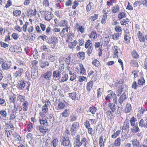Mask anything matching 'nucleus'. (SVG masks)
<instances>
[{
    "mask_svg": "<svg viewBox=\"0 0 147 147\" xmlns=\"http://www.w3.org/2000/svg\"><path fill=\"white\" fill-rule=\"evenodd\" d=\"M48 58L49 60L51 62H53L55 61V57L53 55H49Z\"/></svg>",
    "mask_w": 147,
    "mask_h": 147,
    "instance_id": "bf43d9fd",
    "label": "nucleus"
},
{
    "mask_svg": "<svg viewBox=\"0 0 147 147\" xmlns=\"http://www.w3.org/2000/svg\"><path fill=\"white\" fill-rule=\"evenodd\" d=\"M85 53L83 52H80L78 54L77 56L82 59H84L85 58Z\"/></svg>",
    "mask_w": 147,
    "mask_h": 147,
    "instance_id": "c9c22d12",
    "label": "nucleus"
},
{
    "mask_svg": "<svg viewBox=\"0 0 147 147\" xmlns=\"http://www.w3.org/2000/svg\"><path fill=\"white\" fill-rule=\"evenodd\" d=\"M112 10L113 13H115L119 11V6L117 5L116 6L113 7L112 8Z\"/></svg>",
    "mask_w": 147,
    "mask_h": 147,
    "instance_id": "e433bc0d",
    "label": "nucleus"
},
{
    "mask_svg": "<svg viewBox=\"0 0 147 147\" xmlns=\"http://www.w3.org/2000/svg\"><path fill=\"white\" fill-rule=\"evenodd\" d=\"M75 138L76 140L74 143V147H80L82 146H84V147H87V146L88 142L85 137L78 134L76 136Z\"/></svg>",
    "mask_w": 147,
    "mask_h": 147,
    "instance_id": "f257e3e1",
    "label": "nucleus"
},
{
    "mask_svg": "<svg viewBox=\"0 0 147 147\" xmlns=\"http://www.w3.org/2000/svg\"><path fill=\"white\" fill-rule=\"evenodd\" d=\"M96 110V108L94 107H90L88 109V111L91 112L92 114H95Z\"/></svg>",
    "mask_w": 147,
    "mask_h": 147,
    "instance_id": "4c0bfd02",
    "label": "nucleus"
},
{
    "mask_svg": "<svg viewBox=\"0 0 147 147\" xmlns=\"http://www.w3.org/2000/svg\"><path fill=\"white\" fill-rule=\"evenodd\" d=\"M129 22L128 19L127 18L122 20L121 21L120 23L122 25H125L126 24H128Z\"/></svg>",
    "mask_w": 147,
    "mask_h": 147,
    "instance_id": "864d4df0",
    "label": "nucleus"
},
{
    "mask_svg": "<svg viewBox=\"0 0 147 147\" xmlns=\"http://www.w3.org/2000/svg\"><path fill=\"white\" fill-rule=\"evenodd\" d=\"M61 145L64 146H68L70 143V141L68 138H62L61 139Z\"/></svg>",
    "mask_w": 147,
    "mask_h": 147,
    "instance_id": "0eeeda50",
    "label": "nucleus"
},
{
    "mask_svg": "<svg viewBox=\"0 0 147 147\" xmlns=\"http://www.w3.org/2000/svg\"><path fill=\"white\" fill-rule=\"evenodd\" d=\"M63 74V76L62 77L61 81H60V82H64L66 81L68 79V76L67 74H63V73H62Z\"/></svg>",
    "mask_w": 147,
    "mask_h": 147,
    "instance_id": "4be33fe9",
    "label": "nucleus"
},
{
    "mask_svg": "<svg viewBox=\"0 0 147 147\" xmlns=\"http://www.w3.org/2000/svg\"><path fill=\"white\" fill-rule=\"evenodd\" d=\"M132 57L134 58H137L139 57V55L138 53L136 51H134L132 53Z\"/></svg>",
    "mask_w": 147,
    "mask_h": 147,
    "instance_id": "0e129e2a",
    "label": "nucleus"
},
{
    "mask_svg": "<svg viewBox=\"0 0 147 147\" xmlns=\"http://www.w3.org/2000/svg\"><path fill=\"white\" fill-rule=\"evenodd\" d=\"M112 49L113 51V53L115 57L117 58L121 56L122 54L121 51L119 48L117 46H113Z\"/></svg>",
    "mask_w": 147,
    "mask_h": 147,
    "instance_id": "7ed1b4c3",
    "label": "nucleus"
},
{
    "mask_svg": "<svg viewBox=\"0 0 147 147\" xmlns=\"http://www.w3.org/2000/svg\"><path fill=\"white\" fill-rule=\"evenodd\" d=\"M121 139L120 138H118L115 141L114 145L116 146H120L121 145Z\"/></svg>",
    "mask_w": 147,
    "mask_h": 147,
    "instance_id": "7c9ffc66",
    "label": "nucleus"
},
{
    "mask_svg": "<svg viewBox=\"0 0 147 147\" xmlns=\"http://www.w3.org/2000/svg\"><path fill=\"white\" fill-rule=\"evenodd\" d=\"M38 61L36 60H35L32 62V67L34 68L35 69H37V64Z\"/></svg>",
    "mask_w": 147,
    "mask_h": 147,
    "instance_id": "58836bf2",
    "label": "nucleus"
},
{
    "mask_svg": "<svg viewBox=\"0 0 147 147\" xmlns=\"http://www.w3.org/2000/svg\"><path fill=\"white\" fill-rule=\"evenodd\" d=\"M123 88L122 85H121L120 87L118 88L116 91V94L117 96H119L121 94L123 91Z\"/></svg>",
    "mask_w": 147,
    "mask_h": 147,
    "instance_id": "f704fd0d",
    "label": "nucleus"
},
{
    "mask_svg": "<svg viewBox=\"0 0 147 147\" xmlns=\"http://www.w3.org/2000/svg\"><path fill=\"white\" fill-rule=\"evenodd\" d=\"M23 72V69L22 68H20L15 72L13 73V78H18L21 77Z\"/></svg>",
    "mask_w": 147,
    "mask_h": 147,
    "instance_id": "39448f33",
    "label": "nucleus"
},
{
    "mask_svg": "<svg viewBox=\"0 0 147 147\" xmlns=\"http://www.w3.org/2000/svg\"><path fill=\"white\" fill-rule=\"evenodd\" d=\"M85 46V48L86 49L90 47H93L92 44L90 40H88L86 42Z\"/></svg>",
    "mask_w": 147,
    "mask_h": 147,
    "instance_id": "2f4dec72",
    "label": "nucleus"
},
{
    "mask_svg": "<svg viewBox=\"0 0 147 147\" xmlns=\"http://www.w3.org/2000/svg\"><path fill=\"white\" fill-rule=\"evenodd\" d=\"M107 16L106 12L104 13L101 22L102 24H104L106 23Z\"/></svg>",
    "mask_w": 147,
    "mask_h": 147,
    "instance_id": "a878e982",
    "label": "nucleus"
},
{
    "mask_svg": "<svg viewBox=\"0 0 147 147\" xmlns=\"http://www.w3.org/2000/svg\"><path fill=\"white\" fill-rule=\"evenodd\" d=\"M70 114V111L69 109H66L62 113V117H68Z\"/></svg>",
    "mask_w": 147,
    "mask_h": 147,
    "instance_id": "f3484780",
    "label": "nucleus"
},
{
    "mask_svg": "<svg viewBox=\"0 0 147 147\" xmlns=\"http://www.w3.org/2000/svg\"><path fill=\"white\" fill-rule=\"evenodd\" d=\"M137 121L136 118H135L134 116H133L131 119L130 120V122L131 125L132 126H134L135 125V122Z\"/></svg>",
    "mask_w": 147,
    "mask_h": 147,
    "instance_id": "37998d69",
    "label": "nucleus"
},
{
    "mask_svg": "<svg viewBox=\"0 0 147 147\" xmlns=\"http://www.w3.org/2000/svg\"><path fill=\"white\" fill-rule=\"evenodd\" d=\"M74 36V34L73 33H69L67 36L68 39L66 40V42H70L73 39Z\"/></svg>",
    "mask_w": 147,
    "mask_h": 147,
    "instance_id": "412c9836",
    "label": "nucleus"
},
{
    "mask_svg": "<svg viewBox=\"0 0 147 147\" xmlns=\"http://www.w3.org/2000/svg\"><path fill=\"white\" fill-rule=\"evenodd\" d=\"M64 65L63 63L60 64L59 66V69L57 70L59 71L60 72H61L64 69Z\"/></svg>",
    "mask_w": 147,
    "mask_h": 147,
    "instance_id": "09e8293b",
    "label": "nucleus"
},
{
    "mask_svg": "<svg viewBox=\"0 0 147 147\" xmlns=\"http://www.w3.org/2000/svg\"><path fill=\"white\" fill-rule=\"evenodd\" d=\"M144 121L142 119L139 123V126L141 127H142L144 126Z\"/></svg>",
    "mask_w": 147,
    "mask_h": 147,
    "instance_id": "338daca9",
    "label": "nucleus"
},
{
    "mask_svg": "<svg viewBox=\"0 0 147 147\" xmlns=\"http://www.w3.org/2000/svg\"><path fill=\"white\" fill-rule=\"evenodd\" d=\"M53 15L51 12H48L45 16L46 20L47 21H50L53 17Z\"/></svg>",
    "mask_w": 147,
    "mask_h": 147,
    "instance_id": "dca6fc26",
    "label": "nucleus"
},
{
    "mask_svg": "<svg viewBox=\"0 0 147 147\" xmlns=\"http://www.w3.org/2000/svg\"><path fill=\"white\" fill-rule=\"evenodd\" d=\"M93 3L92 2H90L86 6V10L87 12L89 11L93 6Z\"/></svg>",
    "mask_w": 147,
    "mask_h": 147,
    "instance_id": "c03bdc74",
    "label": "nucleus"
},
{
    "mask_svg": "<svg viewBox=\"0 0 147 147\" xmlns=\"http://www.w3.org/2000/svg\"><path fill=\"white\" fill-rule=\"evenodd\" d=\"M145 80L142 78L138 80V84L140 85L143 86L145 85Z\"/></svg>",
    "mask_w": 147,
    "mask_h": 147,
    "instance_id": "a19ab883",
    "label": "nucleus"
},
{
    "mask_svg": "<svg viewBox=\"0 0 147 147\" xmlns=\"http://www.w3.org/2000/svg\"><path fill=\"white\" fill-rule=\"evenodd\" d=\"M40 49L46 52H48L49 51V50L47 49L46 46L45 45H43L41 47Z\"/></svg>",
    "mask_w": 147,
    "mask_h": 147,
    "instance_id": "13d9d810",
    "label": "nucleus"
},
{
    "mask_svg": "<svg viewBox=\"0 0 147 147\" xmlns=\"http://www.w3.org/2000/svg\"><path fill=\"white\" fill-rule=\"evenodd\" d=\"M52 71H48L46 73L44 74V78L47 80H50L51 79Z\"/></svg>",
    "mask_w": 147,
    "mask_h": 147,
    "instance_id": "ddd939ff",
    "label": "nucleus"
},
{
    "mask_svg": "<svg viewBox=\"0 0 147 147\" xmlns=\"http://www.w3.org/2000/svg\"><path fill=\"white\" fill-rule=\"evenodd\" d=\"M58 140L55 139L53 141L52 144L54 147H55L58 144Z\"/></svg>",
    "mask_w": 147,
    "mask_h": 147,
    "instance_id": "69168bd1",
    "label": "nucleus"
},
{
    "mask_svg": "<svg viewBox=\"0 0 147 147\" xmlns=\"http://www.w3.org/2000/svg\"><path fill=\"white\" fill-rule=\"evenodd\" d=\"M110 93L111 95V97L113 99V102L114 103H115L116 104L117 102V98L116 94L113 91L111 92Z\"/></svg>",
    "mask_w": 147,
    "mask_h": 147,
    "instance_id": "bb28decb",
    "label": "nucleus"
},
{
    "mask_svg": "<svg viewBox=\"0 0 147 147\" xmlns=\"http://www.w3.org/2000/svg\"><path fill=\"white\" fill-rule=\"evenodd\" d=\"M115 103H110L108 104V106L110 108L111 110L116 111V107L115 105Z\"/></svg>",
    "mask_w": 147,
    "mask_h": 147,
    "instance_id": "393cba45",
    "label": "nucleus"
},
{
    "mask_svg": "<svg viewBox=\"0 0 147 147\" xmlns=\"http://www.w3.org/2000/svg\"><path fill=\"white\" fill-rule=\"evenodd\" d=\"M26 83L24 81H21L19 82L18 85V88L19 90H22L24 89Z\"/></svg>",
    "mask_w": 147,
    "mask_h": 147,
    "instance_id": "6ab92c4d",
    "label": "nucleus"
},
{
    "mask_svg": "<svg viewBox=\"0 0 147 147\" xmlns=\"http://www.w3.org/2000/svg\"><path fill=\"white\" fill-rule=\"evenodd\" d=\"M121 33H115L114 34L112 35V38L115 40H117L119 39V36L121 35Z\"/></svg>",
    "mask_w": 147,
    "mask_h": 147,
    "instance_id": "72a5a7b5",
    "label": "nucleus"
},
{
    "mask_svg": "<svg viewBox=\"0 0 147 147\" xmlns=\"http://www.w3.org/2000/svg\"><path fill=\"white\" fill-rule=\"evenodd\" d=\"M69 95L73 100H79L80 99L79 95L76 92L69 93Z\"/></svg>",
    "mask_w": 147,
    "mask_h": 147,
    "instance_id": "423d86ee",
    "label": "nucleus"
},
{
    "mask_svg": "<svg viewBox=\"0 0 147 147\" xmlns=\"http://www.w3.org/2000/svg\"><path fill=\"white\" fill-rule=\"evenodd\" d=\"M131 141L133 147H139L140 145V143L137 139H133Z\"/></svg>",
    "mask_w": 147,
    "mask_h": 147,
    "instance_id": "a211bd4d",
    "label": "nucleus"
},
{
    "mask_svg": "<svg viewBox=\"0 0 147 147\" xmlns=\"http://www.w3.org/2000/svg\"><path fill=\"white\" fill-rule=\"evenodd\" d=\"M98 14H96L94 16L90 17L89 19L91 21H94L98 18Z\"/></svg>",
    "mask_w": 147,
    "mask_h": 147,
    "instance_id": "de8ad7c7",
    "label": "nucleus"
},
{
    "mask_svg": "<svg viewBox=\"0 0 147 147\" xmlns=\"http://www.w3.org/2000/svg\"><path fill=\"white\" fill-rule=\"evenodd\" d=\"M41 118L40 119H39L40 123L41 125H42L45 126H47L48 125L47 121L46 119V118H48L47 117H46L45 116H41Z\"/></svg>",
    "mask_w": 147,
    "mask_h": 147,
    "instance_id": "6e6552de",
    "label": "nucleus"
},
{
    "mask_svg": "<svg viewBox=\"0 0 147 147\" xmlns=\"http://www.w3.org/2000/svg\"><path fill=\"white\" fill-rule=\"evenodd\" d=\"M137 35L140 42H144L145 41V38L144 36L142 35V34L141 33L140 30L138 31Z\"/></svg>",
    "mask_w": 147,
    "mask_h": 147,
    "instance_id": "f8f14e48",
    "label": "nucleus"
},
{
    "mask_svg": "<svg viewBox=\"0 0 147 147\" xmlns=\"http://www.w3.org/2000/svg\"><path fill=\"white\" fill-rule=\"evenodd\" d=\"M92 64L96 67H98L100 64L99 61L96 59H95L93 61Z\"/></svg>",
    "mask_w": 147,
    "mask_h": 147,
    "instance_id": "49530a36",
    "label": "nucleus"
},
{
    "mask_svg": "<svg viewBox=\"0 0 147 147\" xmlns=\"http://www.w3.org/2000/svg\"><path fill=\"white\" fill-rule=\"evenodd\" d=\"M77 41L76 40H74L71 43L69 44V47L70 49H73L75 48L77 44Z\"/></svg>",
    "mask_w": 147,
    "mask_h": 147,
    "instance_id": "473e14b6",
    "label": "nucleus"
},
{
    "mask_svg": "<svg viewBox=\"0 0 147 147\" xmlns=\"http://www.w3.org/2000/svg\"><path fill=\"white\" fill-rule=\"evenodd\" d=\"M28 103L26 101H24L22 104L23 110L24 111H26L28 109Z\"/></svg>",
    "mask_w": 147,
    "mask_h": 147,
    "instance_id": "c756f323",
    "label": "nucleus"
},
{
    "mask_svg": "<svg viewBox=\"0 0 147 147\" xmlns=\"http://www.w3.org/2000/svg\"><path fill=\"white\" fill-rule=\"evenodd\" d=\"M58 107L60 109H62L65 107V105L62 102H59L58 105Z\"/></svg>",
    "mask_w": 147,
    "mask_h": 147,
    "instance_id": "5fc2aeb1",
    "label": "nucleus"
},
{
    "mask_svg": "<svg viewBox=\"0 0 147 147\" xmlns=\"http://www.w3.org/2000/svg\"><path fill=\"white\" fill-rule=\"evenodd\" d=\"M121 132V131L120 130H118L116 132L114 133V134L112 135L111 136V137L112 138H115L116 137H117L119 134H120Z\"/></svg>",
    "mask_w": 147,
    "mask_h": 147,
    "instance_id": "6e6d98bb",
    "label": "nucleus"
},
{
    "mask_svg": "<svg viewBox=\"0 0 147 147\" xmlns=\"http://www.w3.org/2000/svg\"><path fill=\"white\" fill-rule=\"evenodd\" d=\"M87 54L88 56H90L93 51V47H90L88 48Z\"/></svg>",
    "mask_w": 147,
    "mask_h": 147,
    "instance_id": "680f3d73",
    "label": "nucleus"
},
{
    "mask_svg": "<svg viewBox=\"0 0 147 147\" xmlns=\"http://www.w3.org/2000/svg\"><path fill=\"white\" fill-rule=\"evenodd\" d=\"M131 130L133 133H136L140 131V129L138 126L136 125L134 126L131 129Z\"/></svg>",
    "mask_w": 147,
    "mask_h": 147,
    "instance_id": "c85d7f7f",
    "label": "nucleus"
},
{
    "mask_svg": "<svg viewBox=\"0 0 147 147\" xmlns=\"http://www.w3.org/2000/svg\"><path fill=\"white\" fill-rule=\"evenodd\" d=\"M11 65L5 62H4L1 65V68L3 71L7 70L9 69Z\"/></svg>",
    "mask_w": 147,
    "mask_h": 147,
    "instance_id": "9b49d317",
    "label": "nucleus"
},
{
    "mask_svg": "<svg viewBox=\"0 0 147 147\" xmlns=\"http://www.w3.org/2000/svg\"><path fill=\"white\" fill-rule=\"evenodd\" d=\"M93 85V83L92 81H90L87 83L86 88L88 92H90L91 90Z\"/></svg>",
    "mask_w": 147,
    "mask_h": 147,
    "instance_id": "aec40b11",
    "label": "nucleus"
},
{
    "mask_svg": "<svg viewBox=\"0 0 147 147\" xmlns=\"http://www.w3.org/2000/svg\"><path fill=\"white\" fill-rule=\"evenodd\" d=\"M115 31L118 32V33H121V28L119 26H115Z\"/></svg>",
    "mask_w": 147,
    "mask_h": 147,
    "instance_id": "3c124183",
    "label": "nucleus"
},
{
    "mask_svg": "<svg viewBox=\"0 0 147 147\" xmlns=\"http://www.w3.org/2000/svg\"><path fill=\"white\" fill-rule=\"evenodd\" d=\"M40 67L42 68H44L47 66L49 65V63L47 61H40Z\"/></svg>",
    "mask_w": 147,
    "mask_h": 147,
    "instance_id": "4468645a",
    "label": "nucleus"
},
{
    "mask_svg": "<svg viewBox=\"0 0 147 147\" xmlns=\"http://www.w3.org/2000/svg\"><path fill=\"white\" fill-rule=\"evenodd\" d=\"M51 41H48L47 43L49 44L56 45L58 43L57 38L56 37L52 36L50 38Z\"/></svg>",
    "mask_w": 147,
    "mask_h": 147,
    "instance_id": "1a4fd4ad",
    "label": "nucleus"
},
{
    "mask_svg": "<svg viewBox=\"0 0 147 147\" xmlns=\"http://www.w3.org/2000/svg\"><path fill=\"white\" fill-rule=\"evenodd\" d=\"M103 137L102 136H101L100 137L99 139V143L100 147L102 146H104V142H103Z\"/></svg>",
    "mask_w": 147,
    "mask_h": 147,
    "instance_id": "8fccbe9b",
    "label": "nucleus"
},
{
    "mask_svg": "<svg viewBox=\"0 0 147 147\" xmlns=\"http://www.w3.org/2000/svg\"><path fill=\"white\" fill-rule=\"evenodd\" d=\"M31 78L33 79H35L38 76V71L37 69H31Z\"/></svg>",
    "mask_w": 147,
    "mask_h": 147,
    "instance_id": "9d476101",
    "label": "nucleus"
},
{
    "mask_svg": "<svg viewBox=\"0 0 147 147\" xmlns=\"http://www.w3.org/2000/svg\"><path fill=\"white\" fill-rule=\"evenodd\" d=\"M97 36V35L96 31H93L91 32L90 37V38H93L94 39L95 37H96Z\"/></svg>",
    "mask_w": 147,
    "mask_h": 147,
    "instance_id": "4d7b16f0",
    "label": "nucleus"
},
{
    "mask_svg": "<svg viewBox=\"0 0 147 147\" xmlns=\"http://www.w3.org/2000/svg\"><path fill=\"white\" fill-rule=\"evenodd\" d=\"M129 122L128 121L126 120L124 123L123 126V129L125 130L126 131H129Z\"/></svg>",
    "mask_w": 147,
    "mask_h": 147,
    "instance_id": "5701e85b",
    "label": "nucleus"
},
{
    "mask_svg": "<svg viewBox=\"0 0 147 147\" xmlns=\"http://www.w3.org/2000/svg\"><path fill=\"white\" fill-rule=\"evenodd\" d=\"M21 11L19 10H17L14 11L13 12L14 16H18L20 15L21 13Z\"/></svg>",
    "mask_w": 147,
    "mask_h": 147,
    "instance_id": "052dcab7",
    "label": "nucleus"
},
{
    "mask_svg": "<svg viewBox=\"0 0 147 147\" xmlns=\"http://www.w3.org/2000/svg\"><path fill=\"white\" fill-rule=\"evenodd\" d=\"M59 72V71L57 70L54 71L53 74V77L56 78L59 77V78H60L61 73V72Z\"/></svg>",
    "mask_w": 147,
    "mask_h": 147,
    "instance_id": "cd10ccee",
    "label": "nucleus"
},
{
    "mask_svg": "<svg viewBox=\"0 0 147 147\" xmlns=\"http://www.w3.org/2000/svg\"><path fill=\"white\" fill-rule=\"evenodd\" d=\"M127 99V96L125 92H124L120 96L118 100L119 103L120 105L118 107L120 109H122L123 105L122 104L123 103L124 100Z\"/></svg>",
    "mask_w": 147,
    "mask_h": 147,
    "instance_id": "20e7f679",
    "label": "nucleus"
},
{
    "mask_svg": "<svg viewBox=\"0 0 147 147\" xmlns=\"http://www.w3.org/2000/svg\"><path fill=\"white\" fill-rule=\"evenodd\" d=\"M37 128L38 129L41 133H42L44 134L45 133L47 130L45 127H43L42 126L41 127L40 126H38L37 127Z\"/></svg>",
    "mask_w": 147,
    "mask_h": 147,
    "instance_id": "b1692460",
    "label": "nucleus"
},
{
    "mask_svg": "<svg viewBox=\"0 0 147 147\" xmlns=\"http://www.w3.org/2000/svg\"><path fill=\"white\" fill-rule=\"evenodd\" d=\"M60 26L63 27H67V22L66 20H61L60 22Z\"/></svg>",
    "mask_w": 147,
    "mask_h": 147,
    "instance_id": "a18cd8bd",
    "label": "nucleus"
},
{
    "mask_svg": "<svg viewBox=\"0 0 147 147\" xmlns=\"http://www.w3.org/2000/svg\"><path fill=\"white\" fill-rule=\"evenodd\" d=\"M73 4V2L71 0H67L65 2V5L66 7L71 6Z\"/></svg>",
    "mask_w": 147,
    "mask_h": 147,
    "instance_id": "774afa93",
    "label": "nucleus"
},
{
    "mask_svg": "<svg viewBox=\"0 0 147 147\" xmlns=\"http://www.w3.org/2000/svg\"><path fill=\"white\" fill-rule=\"evenodd\" d=\"M124 39L127 42L129 41L130 40V37L129 33H127L125 34L124 36Z\"/></svg>",
    "mask_w": 147,
    "mask_h": 147,
    "instance_id": "603ef678",
    "label": "nucleus"
},
{
    "mask_svg": "<svg viewBox=\"0 0 147 147\" xmlns=\"http://www.w3.org/2000/svg\"><path fill=\"white\" fill-rule=\"evenodd\" d=\"M126 13L124 12H120L119 13L118 15V18L120 19H121L125 17Z\"/></svg>",
    "mask_w": 147,
    "mask_h": 147,
    "instance_id": "ea45409f",
    "label": "nucleus"
},
{
    "mask_svg": "<svg viewBox=\"0 0 147 147\" xmlns=\"http://www.w3.org/2000/svg\"><path fill=\"white\" fill-rule=\"evenodd\" d=\"M132 110V107L130 104H127L125 108V111L126 113H129Z\"/></svg>",
    "mask_w": 147,
    "mask_h": 147,
    "instance_id": "79ce46f5",
    "label": "nucleus"
},
{
    "mask_svg": "<svg viewBox=\"0 0 147 147\" xmlns=\"http://www.w3.org/2000/svg\"><path fill=\"white\" fill-rule=\"evenodd\" d=\"M80 124L79 122H76L73 123L71 127L70 131L72 135H74L79 129Z\"/></svg>",
    "mask_w": 147,
    "mask_h": 147,
    "instance_id": "f03ea898",
    "label": "nucleus"
},
{
    "mask_svg": "<svg viewBox=\"0 0 147 147\" xmlns=\"http://www.w3.org/2000/svg\"><path fill=\"white\" fill-rule=\"evenodd\" d=\"M18 97L20 99L21 102L24 101L25 100V96H22L19 94Z\"/></svg>",
    "mask_w": 147,
    "mask_h": 147,
    "instance_id": "e2e57ef3",
    "label": "nucleus"
},
{
    "mask_svg": "<svg viewBox=\"0 0 147 147\" xmlns=\"http://www.w3.org/2000/svg\"><path fill=\"white\" fill-rule=\"evenodd\" d=\"M16 95L14 94L10 95L9 96V102L10 103H13L14 104L16 100Z\"/></svg>",
    "mask_w": 147,
    "mask_h": 147,
    "instance_id": "2eb2a0df",
    "label": "nucleus"
}]
</instances>
